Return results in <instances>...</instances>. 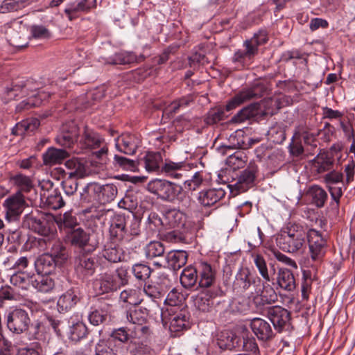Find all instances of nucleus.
I'll return each instance as SVG.
<instances>
[{
	"label": "nucleus",
	"instance_id": "38",
	"mask_svg": "<svg viewBox=\"0 0 355 355\" xmlns=\"http://www.w3.org/2000/svg\"><path fill=\"white\" fill-rule=\"evenodd\" d=\"M49 245H51L49 256L52 257L58 264H63L68 259V252L64 245L58 240H53L49 242Z\"/></svg>",
	"mask_w": 355,
	"mask_h": 355
},
{
	"label": "nucleus",
	"instance_id": "3",
	"mask_svg": "<svg viewBox=\"0 0 355 355\" xmlns=\"http://www.w3.org/2000/svg\"><path fill=\"white\" fill-rule=\"evenodd\" d=\"M147 190L158 198L168 202L182 201L185 192L180 185L162 179H155L147 184Z\"/></svg>",
	"mask_w": 355,
	"mask_h": 355
},
{
	"label": "nucleus",
	"instance_id": "55",
	"mask_svg": "<svg viewBox=\"0 0 355 355\" xmlns=\"http://www.w3.org/2000/svg\"><path fill=\"white\" fill-rule=\"evenodd\" d=\"M165 248L159 241H151L145 248V254L148 259L161 257L164 254Z\"/></svg>",
	"mask_w": 355,
	"mask_h": 355
},
{
	"label": "nucleus",
	"instance_id": "35",
	"mask_svg": "<svg viewBox=\"0 0 355 355\" xmlns=\"http://www.w3.org/2000/svg\"><path fill=\"white\" fill-rule=\"evenodd\" d=\"M40 125V122L37 119H27L17 123L12 132L15 135L24 136L34 132Z\"/></svg>",
	"mask_w": 355,
	"mask_h": 355
},
{
	"label": "nucleus",
	"instance_id": "62",
	"mask_svg": "<svg viewBox=\"0 0 355 355\" xmlns=\"http://www.w3.org/2000/svg\"><path fill=\"white\" fill-rule=\"evenodd\" d=\"M60 132L78 139L80 136L81 130L74 121H70L62 125Z\"/></svg>",
	"mask_w": 355,
	"mask_h": 355
},
{
	"label": "nucleus",
	"instance_id": "8",
	"mask_svg": "<svg viewBox=\"0 0 355 355\" xmlns=\"http://www.w3.org/2000/svg\"><path fill=\"white\" fill-rule=\"evenodd\" d=\"M266 315L278 332L288 330L291 326V312L280 306H269Z\"/></svg>",
	"mask_w": 355,
	"mask_h": 355
},
{
	"label": "nucleus",
	"instance_id": "11",
	"mask_svg": "<svg viewBox=\"0 0 355 355\" xmlns=\"http://www.w3.org/2000/svg\"><path fill=\"white\" fill-rule=\"evenodd\" d=\"M254 294V302L257 307L273 304L278 300L274 288L268 284L261 282L260 286L255 288Z\"/></svg>",
	"mask_w": 355,
	"mask_h": 355
},
{
	"label": "nucleus",
	"instance_id": "54",
	"mask_svg": "<svg viewBox=\"0 0 355 355\" xmlns=\"http://www.w3.org/2000/svg\"><path fill=\"white\" fill-rule=\"evenodd\" d=\"M113 163L115 166L120 167L123 170L130 171H136L138 170V163L137 161L128 159L121 155H115Z\"/></svg>",
	"mask_w": 355,
	"mask_h": 355
},
{
	"label": "nucleus",
	"instance_id": "20",
	"mask_svg": "<svg viewBox=\"0 0 355 355\" xmlns=\"http://www.w3.org/2000/svg\"><path fill=\"white\" fill-rule=\"evenodd\" d=\"M216 344L223 350H232L241 346V338L230 331H222L216 336Z\"/></svg>",
	"mask_w": 355,
	"mask_h": 355
},
{
	"label": "nucleus",
	"instance_id": "50",
	"mask_svg": "<svg viewBox=\"0 0 355 355\" xmlns=\"http://www.w3.org/2000/svg\"><path fill=\"white\" fill-rule=\"evenodd\" d=\"M259 104V109L263 108V115L272 116L281 108V103L277 98H267Z\"/></svg>",
	"mask_w": 355,
	"mask_h": 355
},
{
	"label": "nucleus",
	"instance_id": "30",
	"mask_svg": "<svg viewBox=\"0 0 355 355\" xmlns=\"http://www.w3.org/2000/svg\"><path fill=\"white\" fill-rule=\"evenodd\" d=\"M188 259V254L184 250H171L166 257L168 267L173 270H178L184 266Z\"/></svg>",
	"mask_w": 355,
	"mask_h": 355
},
{
	"label": "nucleus",
	"instance_id": "51",
	"mask_svg": "<svg viewBox=\"0 0 355 355\" xmlns=\"http://www.w3.org/2000/svg\"><path fill=\"white\" fill-rule=\"evenodd\" d=\"M307 193L312 198L313 202L318 207L324 206L327 198V192L318 185H313L309 187Z\"/></svg>",
	"mask_w": 355,
	"mask_h": 355
},
{
	"label": "nucleus",
	"instance_id": "6",
	"mask_svg": "<svg viewBox=\"0 0 355 355\" xmlns=\"http://www.w3.org/2000/svg\"><path fill=\"white\" fill-rule=\"evenodd\" d=\"M6 321L8 330L15 334L26 332L31 322L28 313L19 308L9 311L6 317Z\"/></svg>",
	"mask_w": 355,
	"mask_h": 355
},
{
	"label": "nucleus",
	"instance_id": "53",
	"mask_svg": "<svg viewBox=\"0 0 355 355\" xmlns=\"http://www.w3.org/2000/svg\"><path fill=\"white\" fill-rule=\"evenodd\" d=\"M148 352L147 345L142 343L131 340L122 349V355H139L144 354Z\"/></svg>",
	"mask_w": 355,
	"mask_h": 355
},
{
	"label": "nucleus",
	"instance_id": "36",
	"mask_svg": "<svg viewBox=\"0 0 355 355\" xmlns=\"http://www.w3.org/2000/svg\"><path fill=\"white\" fill-rule=\"evenodd\" d=\"M277 283L282 288L288 291H292L296 288L294 275L288 268H282L279 270Z\"/></svg>",
	"mask_w": 355,
	"mask_h": 355
},
{
	"label": "nucleus",
	"instance_id": "24",
	"mask_svg": "<svg viewBox=\"0 0 355 355\" xmlns=\"http://www.w3.org/2000/svg\"><path fill=\"white\" fill-rule=\"evenodd\" d=\"M69 157V153L64 149L49 148L42 155L43 163L46 166L60 164Z\"/></svg>",
	"mask_w": 355,
	"mask_h": 355
},
{
	"label": "nucleus",
	"instance_id": "34",
	"mask_svg": "<svg viewBox=\"0 0 355 355\" xmlns=\"http://www.w3.org/2000/svg\"><path fill=\"white\" fill-rule=\"evenodd\" d=\"M49 97V94L44 91L39 92L35 95H33L28 98L20 102L16 107L17 112L30 110L32 107L40 106L43 101H46Z\"/></svg>",
	"mask_w": 355,
	"mask_h": 355
},
{
	"label": "nucleus",
	"instance_id": "17",
	"mask_svg": "<svg viewBox=\"0 0 355 355\" xmlns=\"http://www.w3.org/2000/svg\"><path fill=\"white\" fill-rule=\"evenodd\" d=\"M250 327L259 340L268 341L273 338L275 333L270 323L263 319L255 318L251 320Z\"/></svg>",
	"mask_w": 355,
	"mask_h": 355
},
{
	"label": "nucleus",
	"instance_id": "16",
	"mask_svg": "<svg viewBox=\"0 0 355 355\" xmlns=\"http://www.w3.org/2000/svg\"><path fill=\"white\" fill-rule=\"evenodd\" d=\"M220 292L219 288H213L198 293L193 300L195 306L202 312L210 311L214 305L213 300Z\"/></svg>",
	"mask_w": 355,
	"mask_h": 355
},
{
	"label": "nucleus",
	"instance_id": "42",
	"mask_svg": "<svg viewBox=\"0 0 355 355\" xmlns=\"http://www.w3.org/2000/svg\"><path fill=\"white\" fill-rule=\"evenodd\" d=\"M189 313L185 311H180L172 315L170 318V330L178 332L186 329L189 324Z\"/></svg>",
	"mask_w": 355,
	"mask_h": 355
},
{
	"label": "nucleus",
	"instance_id": "29",
	"mask_svg": "<svg viewBox=\"0 0 355 355\" xmlns=\"http://www.w3.org/2000/svg\"><path fill=\"white\" fill-rule=\"evenodd\" d=\"M334 160L327 152H320L312 160V164L318 173L330 171L334 166Z\"/></svg>",
	"mask_w": 355,
	"mask_h": 355
},
{
	"label": "nucleus",
	"instance_id": "40",
	"mask_svg": "<svg viewBox=\"0 0 355 355\" xmlns=\"http://www.w3.org/2000/svg\"><path fill=\"white\" fill-rule=\"evenodd\" d=\"M162 156L159 153H147L146 155L141 158L138 162V166H143L148 172L156 171L159 168V164L162 162Z\"/></svg>",
	"mask_w": 355,
	"mask_h": 355
},
{
	"label": "nucleus",
	"instance_id": "52",
	"mask_svg": "<svg viewBox=\"0 0 355 355\" xmlns=\"http://www.w3.org/2000/svg\"><path fill=\"white\" fill-rule=\"evenodd\" d=\"M98 201L103 203L110 202L116 198L117 195V188L113 184H107L105 185H100Z\"/></svg>",
	"mask_w": 355,
	"mask_h": 355
},
{
	"label": "nucleus",
	"instance_id": "7",
	"mask_svg": "<svg viewBox=\"0 0 355 355\" xmlns=\"http://www.w3.org/2000/svg\"><path fill=\"white\" fill-rule=\"evenodd\" d=\"M6 209V218L8 221H17L24 211L27 203L24 196L21 192L15 193L8 197L3 204Z\"/></svg>",
	"mask_w": 355,
	"mask_h": 355
},
{
	"label": "nucleus",
	"instance_id": "26",
	"mask_svg": "<svg viewBox=\"0 0 355 355\" xmlns=\"http://www.w3.org/2000/svg\"><path fill=\"white\" fill-rule=\"evenodd\" d=\"M58 263L49 254L40 256L35 262L36 270L38 274L49 275L55 270Z\"/></svg>",
	"mask_w": 355,
	"mask_h": 355
},
{
	"label": "nucleus",
	"instance_id": "31",
	"mask_svg": "<svg viewBox=\"0 0 355 355\" xmlns=\"http://www.w3.org/2000/svg\"><path fill=\"white\" fill-rule=\"evenodd\" d=\"M180 283L187 289L196 286L197 283L198 284V266H189L184 268L180 275Z\"/></svg>",
	"mask_w": 355,
	"mask_h": 355
},
{
	"label": "nucleus",
	"instance_id": "63",
	"mask_svg": "<svg viewBox=\"0 0 355 355\" xmlns=\"http://www.w3.org/2000/svg\"><path fill=\"white\" fill-rule=\"evenodd\" d=\"M128 222L126 223L127 228L125 230L126 235L138 236L140 233V221L135 217L133 214L128 215Z\"/></svg>",
	"mask_w": 355,
	"mask_h": 355
},
{
	"label": "nucleus",
	"instance_id": "2",
	"mask_svg": "<svg viewBox=\"0 0 355 355\" xmlns=\"http://www.w3.org/2000/svg\"><path fill=\"white\" fill-rule=\"evenodd\" d=\"M266 91L265 85L261 83H255L250 87L241 90L227 103L225 108L218 107L210 110L205 119V123L207 125H214L224 120L227 117L225 111L229 112L242 103L260 98Z\"/></svg>",
	"mask_w": 355,
	"mask_h": 355
},
{
	"label": "nucleus",
	"instance_id": "15",
	"mask_svg": "<svg viewBox=\"0 0 355 355\" xmlns=\"http://www.w3.org/2000/svg\"><path fill=\"white\" fill-rule=\"evenodd\" d=\"M96 6V0H79L67 4L64 12L70 21L78 19L83 12H88Z\"/></svg>",
	"mask_w": 355,
	"mask_h": 355
},
{
	"label": "nucleus",
	"instance_id": "49",
	"mask_svg": "<svg viewBox=\"0 0 355 355\" xmlns=\"http://www.w3.org/2000/svg\"><path fill=\"white\" fill-rule=\"evenodd\" d=\"M65 166L68 169L71 170V171L66 173L65 175L83 178L86 173L85 165L81 163L78 158L68 159L65 162Z\"/></svg>",
	"mask_w": 355,
	"mask_h": 355
},
{
	"label": "nucleus",
	"instance_id": "19",
	"mask_svg": "<svg viewBox=\"0 0 355 355\" xmlns=\"http://www.w3.org/2000/svg\"><path fill=\"white\" fill-rule=\"evenodd\" d=\"M243 46L245 50H238L232 58V62L236 64L238 69L248 67L251 64L253 58L257 54L252 44H246L244 42Z\"/></svg>",
	"mask_w": 355,
	"mask_h": 355
},
{
	"label": "nucleus",
	"instance_id": "58",
	"mask_svg": "<svg viewBox=\"0 0 355 355\" xmlns=\"http://www.w3.org/2000/svg\"><path fill=\"white\" fill-rule=\"evenodd\" d=\"M77 177L66 175L64 180L62 182V189L64 193L70 198L74 195L78 189Z\"/></svg>",
	"mask_w": 355,
	"mask_h": 355
},
{
	"label": "nucleus",
	"instance_id": "59",
	"mask_svg": "<svg viewBox=\"0 0 355 355\" xmlns=\"http://www.w3.org/2000/svg\"><path fill=\"white\" fill-rule=\"evenodd\" d=\"M35 275H30L24 272H18L11 276L10 282L15 286L24 287L25 285H31L34 281Z\"/></svg>",
	"mask_w": 355,
	"mask_h": 355
},
{
	"label": "nucleus",
	"instance_id": "45",
	"mask_svg": "<svg viewBox=\"0 0 355 355\" xmlns=\"http://www.w3.org/2000/svg\"><path fill=\"white\" fill-rule=\"evenodd\" d=\"M102 256L110 262L117 263L121 261L123 252L119 246L110 243L105 245L102 251Z\"/></svg>",
	"mask_w": 355,
	"mask_h": 355
},
{
	"label": "nucleus",
	"instance_id": "1",
	"mask_svg": "<svg viewBox=\"0 0 355 355\" xmlns=\"http://www.w3.org/2000/svg\"><path fill=\"white\" fill-rule=\"evenodd\" d=\"M306 239L311 259L320 261L325 254L327 241L314 229L306 232L302 225L289 222L282 228L276 241L277 246L283 251L295 253L303 248Z\"/></svg>",
	"mask_w": 355,
	"mask_h": 355
},
{
	"label": "nucleus",
	"instance_id": "46",
	"mask_svg": "<svg viewBox=\"0 0 355 355\" xmlns=\"http://www.w3.org/2000/svg\"><path fill=\"white\" fill-rule=\"evenodd\" d=\"M10 182L19 189L17 192H29L33 187V182L28 176L18 173L10 178Z\"/></svg>",
	"mask_w": 355,
	"mask_h": 355
},
{
	"label": "nucleus",
	"instance_id": "37",
	"mask_svg": "<svg viewBox=\"0 0 355 355\" xmlns=\"http://www.w3.org/2000/svg\"><path fill=\"white\" fill-rule=\"evenodd\" d=\"M67 239L72 245L84 248L88 245L89 234L83 228L78 227L67 234Z\"/></svg>",
	"mask_w": 355,
	"mask_h": 355
},
{
	"label": "nucleus",
	"instance_id": "10",
	"mask_svg": "<svg viewBox=\"0 0 355 355\" xmlns=\"http://www.w3.org/2000/svg\"><path fill=\"white\" fill-rule=\"evenodd\" d=\"M74 268L76 273L83 278L90 277L96 271V259L89 254L80 252L75 258Z\"/></svg>",
	"mask_w": 355,
	"mask_h": 355
},
{
	"label": "nucleus",
	"instance_id": "14",
	"mask_svg": "<svg viewBox=\"0 0 355 355\" xmlns=\"http://www.w3.org/2000/svg\"><path fill=\"white\" fill-rule=\"evenodd\" d=\"M115 141L116 148L126 155H134L141 144V140L137 136L129 133L117 137Z\"/></svg>",
	"mask_w": 355,
	"mask_h": 355
},
{
	"label": "nucleus",
	"instance_id": "44",
	"mask_svg": "<svg viewBox=\"0 0 355 355\" xmlns=\"http://www.w3.org/2000/svg\"><path fill=\"white\" fill-rule=\"evenodd\" d=\"M33 287L40 292L49 293L55 288V282L49 275H35Z\"/></svg>",
	"mask_w": 355,
	"mask_h": 355
},
{
	"label": "nucleus",
	"instance_id": "22",
	"mask_svg": "<svg viewBox=\"0 0 355 355\" xmlns=\"http://www.w3.org/2000/svg\"><path fill=\"white\" fill-rule=\"evenodd\" d=\"M128 217L124 214H115L111 220L110 234L112 238L123 240L125 237Z\"/></svg>",
	"mask_w": 355,
	"mask_h": 355
},
{
	"label": "nucleus",
	"instance_id": "61",
	"mask_svg": "<svg viewBox=\"0 0 355 355\" xmlns=\"http://www.w3.org/2000/svg\"><path fill=\"white\" fill-rule=\"evenodd\" d=\"M313 279L311 278V272L309 270H304L302 273V297L303 300H308L309 294L311 291V286Z\"/></svg>",
	"mask_w": 355,
	"mask_h": 355
},
{
	"label": "nucleus",
	"instance_id": "56",
	"mask_svg": "<svg viewBox=\"0 0 355 355\" xmlns=\"http://www.w3.org/2000/svg\"><path fill=\"white\" fill-rule=\"evenodd\" d=\"M70 327V336L73 340H80L86 337L88 331L87 326L83 322H72Z\"/></svg>",
	"mask_w": 355,
	"mask_h": 355
},
{
	"label": "nucleus",
	"instance_id": "25",
	"mask_svg": "<svg viewBox=\"0 0 355 355\" xmlns=\"http://www.w3.org/2000/svg\"><path fill=\"white\" fill-rule=\"evenodd\" d=\"M225 196V191L222 188L210 189L199 193L198 200L205 207L215 205Z\"/></svg>",
	"mask_w": 355,
	"mask_h": 355
},
{
	"label": "nucleus",
	"instance_id": "48",
	"mask_svg": "<svg viewBox=\"0 0 355 355\" xmlns=\"http://www.w3.org/2000/svg\"><path fill=\"white\" fill-rule=\"evenodd\" d=\"M120 299L123 302H126L134 306L139 305L144 301L141 298L140 289L135 288H129L123 291L120 294Z\"/></svg>",
	"mask_w": 355,
	"mask_h": 355
},
{
	"label": "nucleus",
	"instance_id": "60",
	"mask_svg": "<svg viewBox=\"0 0 355 355\" xmlns=\"http://www.w3.org/2000/svg\"><path fill=\"white\" fill-rule=\"evenodd\" d=\"M248 161L245 153L243 151H236L233 154L228 155L227 162L229 165L234 168H241Z\"/></svg>",
	"mask_w": 355,
	"mask_h": 355
},
{
	"label": "nucleus",
	"instance_id": "5",
	"mask_svg": "<svg viewBox=\"0 0 355 355\" xmlns=\"http://www.w3.org/2000/svg\"><path fill=\"white\" fill-rule=\"evenodd\" d=\"M257 173V165L254 162H250L248 167L241 172L238 178L233 179L227 187L233 196L245 192L254 185Z\"/></svg>",
	"mask_w": 355,
	"mask_h": 355
},
{
	"label": "nucleus",
	"instance_id": "43",
	"mask_svg": "<svg viewBox=\"0 0 355 355\" xmlns=\"http://www.w3.org/2000/svg\"><path fill=\"white\" fill-rule=\"evenodd\" d=\"M259 104L252 103L241 109L231 119L232 123H242L246 120L254 118L258 114Z\"/></svg>",
	"mask_w": 355,
	"mask_h": 355
},
{
	"label": "nucleus",
	"instance_id": "12",
	"mask_svg": "<svg viewBox=\"0 0 355 355\" xmlns=\"http://www.w3.org/2000/svg\"><path fill=\"white\" fill-rule=\"evenodd\" d=\"M79 144L83 148L93 149L101 147L105 144V139L93 129L84 125L79 139Z\"/></svg>",
	"mask_w": 355,
	"mask_h": 355
},
{
	"label": "nucleus",
	"instance_id": "33",
	"mask_svg": "<svg viewBox=\"0 0 355 355\" xmlns=\"http://www.w3.org/2000/svg\"><path fill=\"white\" fill-rule=\"evenodd\" d=\"M166 224L172 228H182L186 223V216L179 209H171L164 214Z\"/></svg>",
	"mask_w": 355,
	"mask_h": 355
},
{
	"label": "nucleus",
	"instance_id": "13",
	"mask_svg": "<svg viewBox=\"0 0 355 355\" xmlns=\"http://www.w3.org/2000/svg\"><path fill=\"white\" fill-rule=\"evenodd\" d=\"M198 286L200 288H211L216 281V270L209 263L202 261L198 264Z\"/></svg>",
	"mask_w": 355,
	"mask_h": 355
},
{
	"label": "nucleus",
	"instance_id": "47",
	"mask_svg": "<svg viewBox=\"0 0 355 355\" xmlns=\"http://www.w3.org/2000/svg\"><path fill=\"white\" fill-rule=\"evenodd\" d=\"M100 184L97 183H89L83 189L80 193V201L82 203L91 202L94 200H98L99 197L98 191Z\"/></svg>",
	"mask_w": 355,
	"mask_h": 355
},
{
	"label": "nucleus",
	"instance_id": "27",
	"mask_svg": "<svg viewBox=\"0 0 355 355\" xmlns=\"http://www.w3.org/2000/svg\"><path fill=\"white\" fill-rule=\"evenodd\" d=\"M55 224H56L60 231H65L67 234L76 229L78 225L76 217L72 214L71 211H67L63 214L54 216Z\"/></svg>",
	"mask_w": 355,
	"mask_h": 355
},
{
	"label": "nucleus",
	"instance_id": "57",
	"mask_svg": "<svg viewBox=\"0 0 355 355\" xmlns=\"http://www.w3.org/2000/svg\"><path fill=\"white\" fill-rule=\"evenodd\" d=\"M132 272L137 280L145 282L150 277L152 270L146 264L135 263L132 267Z\"/></svg>",
	"mask_w": 355,
	"mask_h": 355
},
{
	"label": "nucleus",
	"instance_id": "41",
	"mask_svg": "<svg viewBox=\"0 0 355 355\" xmlns=\"http://www.w3.org/2000/svg\"><path fill=\"white\" fill-rule=\"evenodd\" d=\"M111 309V304L102 303L98 309H95L88 315L90 323L96 326L102 324L106 320L107 313L110 311Z\"/></svg>",
	"mask_w": 355,
	"mask_h": 355
},
{
	"label": "nucleus",
	"instance_id": "32",
	"mask_svg": "<svg viewBox=\"0 0 355 355\" xmlns=\"http://www.w3.org/2000/svg\"><path fill=\"white\" fill-rule=\"evenodd\" d=\"M144 59L145 56L143 54L137 55L132 51H121L114 55L110 63L113 64H131L140 63Z\"/></svg>",
	"mask_w": 355,
	"mask_h": 355
},
{
	"label": "nucleus",
	"instance_id": "4",
	"mask_svg": "<svg viewBox=\"0 0 355 355\" xmlns=\"http://www.w3.org/2000/svg\"><path fill=\"white\" fill-rule=\"evenodd\" d=\"M24 225L38 234L50 240L56 232L54 216L49 214L31 212L24 216Z\"/></svg>",
	"mask_w": 355,
	"mask_h": 355
},
{
	"label": "nucleus",
	"instance_id": "23",
	"mask_svg": "<svg viewBox=\"0 0 355 355\" xmlns=\"http://www.w3.org/2000/svg\"><path fill=\"white\" fill-rule=\"evenodd\" d=\"M143 291L144 293L152 300L148 306L155 309V313L158 311L159 314L162 315V310L156 300L162 297L165 295L166 291L162 288L155 282L151 284H145Z\"/></svg>",
	"mask_w": 355,
	"mask_h": 355
},
{
	"label": "nucleus",
	"instance_id": "18",
	"mask_svg": "<svg viewBox=\"0 0 355 355\" xmlns=\"http://www.w3.org/2000/svg\"><path fill=\"white\" fill-rule=\"evenodd\" d=\"M116 277L111 273L100 274L94 282L95 290L98 294L108 293L117 291L119 288L116 283Z\"/></svg>",
	"mask_w": 355,
	"mask_h": 355
},
{
	"label": "nucleus",
	"instance_id": "39",
	"mask_svg": "<svg viewBox=\"0 0 355 355\" xmlns=\"http://www.w3.org/2000/svg\"><path fill=\"white\" fill-rule=\"evenodd\" d=\"M79 298L73 289H69L63 293L58 301L59 311H67L73 307Z\"/></svg>",
	"mask_w": 355,
	"mask_h": 355
},
{
	"label": "nucleus",
	"instance_id": "64",
	"mask_svg": "<svg viewBox=\"0 0 355 355\" xmlns=\"http://www.w3.org/2000/svg\"><path fill=\"white\" fill-rule=\"evenodd\" d=\"M46 202L48 207L52 209H60L65 204L60 193L55 190L47 197Z\"/></svg>",
	"mask_w": 355,
	"mask_h": 355
},
{
	"label": "nucleus",
	"instance_id": "28",
	"mask_svg": "<svg viewBox=\"0 0 355 355\" xmlns=\"http://www.w3.org/2000/svg\"><path fill=\"white\" fill-rule=\"evenodd\" d=\"M188 164L185 162H175L166 160L162 167V171L173 178L180 179L183 176V172L187 171Z\"/></svg>",
	"mask_w": 355,
	"mask_h": 355
},
{
	"label": "nucleus",
	"instance_id": "9",
	"mask_svg": "<svg viewBox=\"0 0 355 355\" xmlns=\"http://www.w3.org/2000/svg\"><path fill=\"white\" fill-rule=\"evenodd\" d=\"M261 284V279L257 275H252L248 268H241L236 275L234 282V289L237 293H244L251 286L254 288Z\"/></svg>",
	"mask_w": 355,
	"mask_h": 355
},
{
	"label": "nucleus",
	"instance_id": "21",
	"mask_svg": "<svg viewBox=\"0 0 355 355\" xmlns=\"http://www.w3.org/2000/svg\"><path fill=\"white\" fill-rule=\"evenodd\" d=\"M155 309L150 306H140L134 309H130L125 311L126 320L137 327L145 324L147 320V316L152 314Z\"/></svg>",
	"mask_w": 355,
	"mask_h": 355
}]
</instances>
